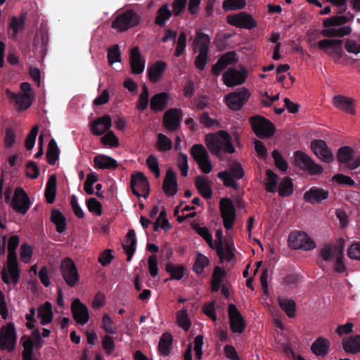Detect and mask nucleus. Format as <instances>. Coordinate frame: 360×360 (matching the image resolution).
<instances>
[{
	"instance_id": "1",
	"label": "nucleus",
	"mask_w": 360,
	"mask_h": 360,
	"mask_svg": "<svg viewBox=\"0 0 360 360\" xmlns=\"http://www.w3.org/2000/svg\"><path fill=\"white\" fill-rule=\"evenodd\" d=\"M18 245L19 238L17 236H12L9 238L6 268H4L1 271L2 280L6 284H10L11 282L15 284L19 281L20 271L18 267L16 254Z\"/></svg>"
},
{
	"instance_id": "2",
	"label": "nucleus",
	"mask_w": 360,
	"mask_h": 360,
	"mask_svg": "<svg viewBox=\"0 0 360 360\" xmlns=\"http://www.w3.org/2000/svg\"><path fill=\"white\" fill-rule=\"evenodd\" d=\"M231 136L225 131L205 136V141L210 152L215 155L220 160L226 153H233L235 148L231 143Z\"/></svg>"
},
{
	"instance_id": "3",
	"label": "nucleus",
	"mask_w": 360,
	"mask_h": 360,
	"mask_svg": "<svg viewBox=\"0 0 360 360\" xmlns=\"http://www.w3.org/2000/svg\"><path fill=\"white\" fill-rule=\"evenodd\" d=\"M352 18V15H339L326 20L323 22L324 26L330 27L326 28L322 31L323 35L326 37H343L349 34L352 32L349 26H337L345 24Z\"/></svg>"
},
{
	"instance_id": "4",
	"label": "nucleus",
	"mask_w": 360,
	"mask_h": 360,
	"mask_svg": "<svg viewBox=\"0 0 360 360\" xmlns=\"http://www.w3.org/2000/svg\"><path fill=\"white\" fill-rule=\"evenodd\" d=\"M141 16L134 10L129 9L118 15L112 22V27L118 32H124L138 25Z\"/></svg>"
},
{
	"instance_id": "5",
	"label": "nucleus",
	"mask_w": 360,
	"mask_h": 360,
	"mask_svg": "<svg viewBox=\"0 0 360 360\" xmlns=\"http://www.w3.org/2000/svg\"><path fill=\"white\" fill-rule=\"evenodd\" d=\"M191 153L202 172L210 174L212 171L213 166L209 154L202 144H194L191 149Z\"/></svg>"
},
{
	"instance_id": "6",
	"label": "nucleus",
	"mask_w": 360,
	"mask_h": 360,
	"mask_svg": "<svg viewBox=\"0 0 360 360\" xmlns=\"http://www.w3.org/2000/svg\"><path fill=\"white\" fill-rule=\"evenodd\" d=\"M42 340L38 329H34L29 338L24 341V360H40V355L33 351V348L40 349Z\"/></svg>"
},
{
	"instance_id": "7",
	"label": "nucleus",
	"mask_w": 360,
	"mask_h": 360,
	"mask_svg": "<svg viewBox=\"0 0 360 360\" xmlns=\"http://www.w3.org/2000/svg\"><path fill=\"white\" fill-rule=\"evenodd\" d=\"M230 172H221L217 174V177L223 181L226 186L236 188V180L240 179L244 176L242 166L238 162H232L230 164Z\"/></svg>"
},
{
	"instance_id": "8",
	"label": "nucleus",
	"mask_w": 360,
	"mask_h": 360,
	"mask_svg": "<svg viewBox=\"0 0 360 360\" xmlns=\"http://www.w3.org/2000/svg\"><path fill=\"white\" fill-rule=\"evenodd\" d=\"M288 245L294 250H311L315 248L314 242L303 232L295 231L288 237Z\"/></svg>"
},
{
	"instance_id": "9",
	"label": "nucleus",
	"mask_w": 360,
	"mask_h": 360,
	"mask_svg": "<svg viewBox=\"0 0 360 360\" xmlns=\"http://www.w3.org/2000/svg\"><path fill=\"white\" fill-rule=\"evenodd\" d=\"M16 344V332L14 324L8 323L3 326L0 331V348L3 350L12 352Z\"/></svg>"
},
{
	"instance_id": "10",
	"label": "nucleus",
	"mask_w": 360,
	"mask_h": 360,
	"mask_svg": "<svg viewBox=\"0 0 360 360\" xmlns=\"http://www.w3.org/2000/svg\"><path fill=\"white\" fill-rule=\"evenodd\" d=\"M221 216L225 229H231L236 221V208L232 201L229 198H221L219 202Z\"/></svg>"
},
{
	"instance_id": "11",
	"label": "nucleus",
	"mask_w": 360,
	"mask_h": 360,
	"mask_svg": "<svg viewBox=\"0 0 360 360\" xmlns=\"http://www.w3.org/2000/svg\"><path fill=\"white\" fill-rule=\"evenodd\" d=\"M338 160L350 169H356L360 166V155H356L349 146H343L338 149Z\"/></svg>"
},
{
	"instance_id": "12",
	"label": "nucleus",
	"mask_w": 360,
	"mask_h": 360,
	"mask_svg": "<svg viewBox=\"0 0 360 360\" xmlns=\"http://www.w3.org/2000/svg\"><path fill=\"white\" fill-rule=\"evenodd\" d=\"M295 164L300 169L306 170L310 174H321L323 168L315 163L309 155L302 151H296L294 154Z\"/></svg>"
},
{
	"instance_id": "13",
	"label": "nucleus",
	"mask_w": 360,
	"mask_h": 360,
	"mask_svg": "<svg viewBox=\"0 0 360 360\" xmlns=\"http://www.w3.org/2000/svg\"><path fill=\"white\" fill-rule=\"evenodd\" d=\"M253 131L260 138L271 136L274 133L272 123L262 116H255L250 118Z\"/></svg>"
},
{
	"instance_id": "14",
	"label": "nucleus",
	"mask_w": 360,
	"mask_h": 360,
	"mask_svg": "<svg viewBox=\"0 0 360 360\" xmlns=\"http://www.w3.org/2000/svg\"><path fill=\"white\" fill-rule=\"evenodd\" d=\"M250 96L248 90L243 87L238 91L229 94L225 96L224 100L230 109L238 110L248 101Z\"/></svg>"
},
{
	"instance_id": "15",
	"label": "nucleus",
	"mask_w": 360,
	"mask_h": 360,
	"mask_svg": "<svg viewBox=\"0 0 360 360\" xmlns=\"http://www.w3.org/2000/svg\"><path fill=\"white\" fill-rule=\"evenodd\" d=\"M61 271L66 283L73 287L79 282V276L74 262L70 258H65L61 263Z\"/></svg>"
},
{
	"instance_id": "16",
	"label": "nucleus",
	"mask_w": 360,
	"mask_h": 360,
	"mask_svg": "<svg viewBox=\"0 0 360 360\" xmlns=\"http://www.w3.org/2000/svg\"><path fill=\"white\" fill-rule=\"evenodd\" d=\"M226 21L231 25L248 30H251L257 25L252 15L243 11L228 15Z\"/></svg>"
},
{
	"instance_id": "17",
	"label": "nucleus",
	"mask_w": 360,
	"mask_h": 360,
	"mask_svg": "<svg viewBox=\"0 0 360 360\" xmlns=\"http://www.w3.org/2000/svg\"><path fill=\"white\" fill-rule=\"evenodd\" d=\"M131 188L137 197L146 198L149 194V183L142 172H137L131 176Z\"/></svg>"
},
{
	"instance_id": "18",
	"label": "nucleus",
	"mask_w": 360,
	"mask_h": 360,
	"mask_svg": "<svg viewBox=\"0 0 360 360\" xmlns=\"http://www.w3.org/2000/svg\"><path fill=\"white\" fill-rule=\"evenodd\" d=\"M317 46L334 59H339L342 57L343 49L341 40L323 39L317 43Z\"/></svg>"
},
{
	"instance_id": "19",
	"label": "nucleus",
	"mask_w": 360,
	"mask_h": 360,
	"mask_svg": "<svg viewBox=\"0 0 360 360\" xmlns=\"http://www.w3.org/2000/svg\"><path fill=\"white\" fill-rule=\"evenodd\" d=\"M224 84L229 87L240 85L246 79V71L243 68L238 70L229 68L222 75Z\"/></svg>"
},
{
	"instance_id": "20",
	"label": "nucleus",
	"mask_w": 360,
	"mask_h": 360,
	"mask_svg": "<svg viewBox=\"0 0 360 360\" xmlns=\"http://www.w3.org/2000/svg\"><path fill=\"white\" fill-rule=\"evenodd\" d=\"M228 313L231 331L235 333H242L246 326L245 321L233 304H229Z\"/></svg>"
},
{
	"instance_id": "21",
	"label": "nucleus",
	"mask_w": 360,
	"mask_h": 360,
	"mask_svg": "<svg viewBox=\"0 0 360 360\" xmlns=\"http://www.w3.org/2000/svg\"><path fill=\"white\" fill-rule=\"evenodd\" d=\"M314 154L323 162L330 163L333 161L334 156L326 143L321 139L314 140L311 143Z\"/></svg>"
},
{
	"instance_id": "22",
	"label": "nucleus",
	"mask_w": 360,
	"mask_h": 360,
	"mask_svg": "<svg viewBox=\"0 0 360 360\" xmlns=\"http://www.w3.org/2000/svg\"><path fill=\"white\" fill-rule=\"evenodd\" d=\"M71 311L76 322L82 326L85 325L89 320V314L87 307L81 302L79 299L73 300L71 304Z\"/></svg>"
},
{
	"instance_id": "23",
	"label": "nucleus",
	"mask_w": 360,
	"mask_h": 360,
	"mask_svg": "<svg viewBox=\"0 0 360 360\" xmlns=\"http://www.w3.org/2000/svg\"><path fill=\"white\" fill-rule=\"evenodd\" d=\"M238 58L236 53L230 51L221 56L217 63L212 68V72L216 76L220 75L221 72L229 65L236 64Z\"/></svg>"
},
{
	"instance_id": "24",
	"label": "nucleus",
	"mask_w": 360,
	"mask_h": 360,
	"mask_svg": "<svg viewBox=\"0 0 360 360\" xmlns=\"http://www.w3.org/2000/svg\"><path fill=\"white\" fill-rule=\"evenodd\" d=\"M12 191L11 188H7L5 191V202H10V205L13 210L17 212L22 214V187H17L12 199L11 200Z\"/></svg>"
},
{
	"instance_id": "25",
	"label": "nucleus",
	"mask_w": 360,
	"mask_h": 360,
	"mask_svg": "<svg viewBox=\"0 0 360 360\" xmlns=\"http://www.w3.org/2000/svg\"><path fill=\"white\" fill-rule=\"evenodd\" d=\"M112 120L110 115H105L91 122V131L95 136H101L110 130Z\"/></svg>"
},
{
	"instance_id": "26",
	"label": "nucleus",
	"mask_w": 360,
	"mask_h": 360,
	"mask_svg": "<svg viewBox=\"0 0 360 360\" xmlns=\"http://www.w3.org/2000/svg\"><path fill=\"white\" fill-rule=\"evenodd\" d=\"M181 117V111L175 108L167 110L163 117V122L165 127L169 131L176 130L179 124Z\"/></svg>"
},
{
	"instance_id": "27",
	"label": "nucleus",
	"mask_w": 360,
	"mask_h": 360,
	"mask_svg": "<svg viewBox=\"0 0 360 360\" xmlns=\"http://www.w3.org/2000/svg\"><path fill=\"white\" fill-rule=\"evenodd\" d=\"M130 65L132 72L134 74L141 73L145 68V59L142 58L139 49L136 46L131 50Z\"/></svg>"
},
{
	"instance_id": "28",
	"label": "nucleus",
	"mask_w": 360,
	"mask_h": 360,
	"mask_svg": "<svg viewBox=\"0 0 360 360\" xmlns=\"http://www.w3.org/2000/svg\"><path fill=\"white\" fill-rule=\"evenodd\" d=\"M164 192L169 195H174L177 192L176 176L172 169L167 171L163 182Z\"/></svg>"
},
{
	"instance_id": "29",
	"label": "nucleus",
	"mask_w": 360,
	"mask_h": 360,
	"mask_svg": "<svg viewBox=\"0 0 360 360\" xmlns=\"http://www.w3.org/2000/svg\"><path fill=\"white\" fill-rule=\"evenodd\" d=\"M343 252L342 245H333L328 244L322 248L321 256L323 260L330 262L335 260L339 255L340 256Z\"/></svg>"
},
{
	"instance_id": "30",
	"label": "nucleus",
	"mask_w": 360,
	"mask_h": 360,
	"mask_svg": "<svg viewBox=\"0 0 360 360\" xmlns=\"http://www.w3.org/2000/svg\"><path fill=\"white\" fill-rule=\"evenodd\" d=\"M328 196V191L316 187L311 188L304 194V200L313 204L321 202L323 200L326 199Z\"/></svg>"
},
{
	"instance_id": "31",
	"label": "nucleus",
	"mask_w": 360,
	"mask_h": 360,
	"mask_svg": "<svg viewBox=\"0 0 360 360\" xmlns=\"http://www.w3.org/2000/svg\"><path fill=\"white\" fill-rule=\"evenodd\" d=\"M37 316L40 320V324L42 326L47 325L52 321L53 314L51 302H46L39 307Z\"/></svg>"
},
{
	"instance_id": "32",
	"label": "nucleus",
	"mask_w": 360,
	"mask_h": 360,
	"mask_svg": "<svg viewBox=\"0 0 360 360\" xmlns=\"http://www.w3.org/2000/svg\"><path fill=\"white\" fill-rule=\"evenodd\" d=\"M196 188L205 198H210L212 195L211 182L207 177L199 176L195 180Z\"/></svg>"
},
{
	"instance_id": "33",
	"label": "nucleus",
	"mask_w": 360,
	"mask_h": 360,
	"mask_svg": "<svg viewBox=\"0 0 360 360\" xmlns=\"http://www.w3.org/2000/svg\"><path fill=\"white\" fill-rule=\"evenodd\" d=\"M333 102L334 105L348 113H353L354 108V100L351 98L343 96H335L333 97Z\"/></svg>"
},
{
	"instance_id": "34",
	"label": "nucleus",
	"mask_w": 360,
	"mask_h": 360,
	"mask_svg": "<svg viewBox=\"0 0 360 360\" xmlns=\"http://www.w3.org/2000/svg\"><path fill=\"white\" fill-rule=\"evenodd\" d=\"M330 342L323 337L319 338L311 345V352L319 356H324L328 352Z\"/></svg>"
},
{
	"instance_id": "35",
	"label": "nucleus",
	"mask_w": 360,
	"mask_h": 360,
	"mask_svg": "<svg viewBox=\"0 0 360 360\" xmlns=\"http://www.w3.org/2000/svg\"><path fill=\"white\" fill-rule=\"evenodd\" d=\"M94 161L95 167L102 169H114L117 167V161L108 155H97Z\"/></svg>"
},
{
	"instance_id": "36",
	"label": "nucleus",
	"mask_w": 360,
	"mask_h": 360,
	"mask_svg": "<svg viewBox=\"0 0 360 360\" xmlns=\"http://www.w3.org/2000/svg\"><path fill=\"white\" fill-rule=\"evenodd\" d=\"M169 95L167 93H160L154 95L150 100V108L154 112L162 111L167 104Z\"/></svg>"
},
{
	"instance_id": "37",
	"label": "nucleus",
	"mask_w": 360,
	"mask_h": 360,
	"mask_svg": "<svg viewBox=\"0 0 360 360\" xmlns=\"http://www.w3.org/2000/svg\"><path fill=\"white\" fill-rule=\"evenodd\" d=\"M167 65L162 60H158L148 68V77L151 82H157L165 71Z\"/></svg>"
},
{
	"instance_id": "38",
	"label": "nucleus",
	"mask_w": 360,
	"mask_h": 360,
	"mask_svg": "<svg viewBox=\"0 0 360 360\" xmlns=\"http://www.w3.org/2000/svg\"><path fill=\"white\" fill-rule=\"evenodd\" d=\"M342 347L347 353L356 354L360 352V335H356L345 339L342 342Z\"/></svg>"
},
{
	"instance_id": "39",
	"label": "nucleus",
	"mask_w": 360,
	"mask_h": 360,
	"mask_svg": "<svg viewBox=\"0 0 360 360\" xmlns=\"http://www.w3.org/2000/svg\"><path fill=\"white\" fill-rule=\"evenodd\" d=\"M210 39L206 34L197 32L196 37L193 41L194 49L195 51L208 52Z\"/></svg>"
},
{
	"instance_id": "40",
	"label": "nucleus",
	"mask_w": 360,
	"mask_h": 360,
	"mask_svg": "<svg viewBox=\"0 0 360 360\" xmlns=\"http://www.w3.org/2000/svg\"><path fill=\"white\" fill-rule=\"evenodd\" d=\"M57 188V177L56 174L50 176L45 189V196L47 202L53 203L55 200Z\"/></svg>"
},
{
	"instance_id": "41",
	"label": "nucleus",
	"mask_w": 360,
	"mask_h": 360,
	"mask_svg": "<svg viewBox=\"0 0 360 360\" xmlns=\"http://www.w3.org/2000/svg\"><path fill=\"white\" fill-rule=\"evenodd\" d=\"M136 234L134 230H129L127 233V239L125 241V243L123 245V248L128 255V260L129 261L134 252L136 250Z\"/></svg>"
},
{
	"instance_id": "42",
	"label": "nucleus",
	"mask_w": 360,
	"mask_h": 360,
	"mask_svg": "<svg viewBox=\"0 0 360 360\" xmlns=\"http://www.w3.org/2000/svg\"><path fill=\"white\" fill-rule=\"evenodd\" d=\"M266 178L264 181L265 189L267 192L275 193L278 191V176L270 169L266 170Z\"/></svg>"
},
{
	"instance_id": "43",
	"label": "nucleus",
	"mask_w": 360,
	"mask_h": 360,
	"mask_svg": "<svg viewBox=\"0 0 360 360\" xmlns=\"http://www.w3.org/2000/svg\"><path fill=\"white\" fill-rule=\"evenodd\" d=\"M176 322L182 329L186 331L188 330L191 323L188 318V309L186 308H184L176 312Z\"/></svg>"
},
{
	"instance_id": "44",
	"label": "nucleus",
	"mask_w": 360,
	"mask_h": 360,
	"mask_svg": "<svg viewBox=\"0 0 360 360\" xmlns=\"http://www.w3.org/2000/svg\"><path fill=\"white\" fill-rule=\"evenodd\" d=\"M59 157V150L57 143L54 139H51L48 146L46 152V158L48 162L53 165L57 162Z\"/></svg>"
},
{
	"instance_id": "45",
	"label": "nucleus",
	"mask_w": 360,
	"mask_h": 360,
	"mask_svg": "<svg viewBox=\"0 0 360 360\" xmlns=\"http://www.w3.org/2000/svg\"><path fill=\"white\" fill-rule=\"evenodd\" d=\"M165 270L168 272L172 279L180 280L184 275V267L182 265H177L172 262H167Z\"/></svg>"
},
{
	"instance_id": "46",
	"label": "nucleus",
	"mask_w": 360,
	"mask_h": 360,
	"mask_svg": "<svg viewBox=\"0 0 360 360\" xmlns=\"http://www.w3.org/2000/svg\"><path fill=\"white\" fill-rule=\"evenodd\" d=\"M171 15L172 13L169 9L168 5L165 4L158 11L155 23L160 26H164Z\"/></svg>"
},
{
	"instance_id": "47",
	"label": "nucleus",
	"mask_w": 360,
	"mask_h": 360,
	"mask_svg": "<svg viewBox=\"0 0 360 360\" xmlns=\"http://www.w3.org/2000/svg\"><path fill=\"white\" fill-rule=\"evenodd\" d=\"M345 49L348 53L358 54L360 53V37L352 36L347 39Z\"/></svg>"
},
{
	"instance_id": "48",
	"label": "nucleus",
	"mask_w": 360,
	"mask_h": 360,
	"mask_svg": "<svg viewBox=\"0 0 360 360\" xmlns=\"http://www.w3.org/2000/svg\"><path fill=\"white\" fill-rule=\"evenodd\" d=\"M51 220L56 226V231L62 233L65 229V218L58 210H53L51 213Z\"/></svg>"
},
{
	"instance_id": "49",
	"label": "nucleus",
	"mask_w": 360,
	"mask_h": 360,
	"mask_svg": "<svg viewBox=\"0 0 360 360\" xmlns=\"http://www.w3.org/2000/svg\"><path fill=\"white\" fill-rule=\"evenodd\" d=\"M9 26L12 30V32L9 34V37L16 40L18 30L22 29V13H20L18 18L13 17Z\"/></svg>"
},
{
	"instance_id": "50",
	"label": "nucleus",
	"mask_w": 360,
	"mask_h": 360,
	"mask_svg": "<svg viewBox=\"0 0 360 360\" xmlns=\"http://www.w3.org/2000/svg\"><path fill=\"white\" fill-rule=\"evenodd\" d=\"M279 195L282 197L289 196L292 193L293 185L292 182L289 177H285L280 183L279 188H278Z\"/></svg>"
},
{
	"instance_id": "51",
	"label": "nucleus",
	"mask_w": 360,
	"mask_h": 360,
	"mask_svg": "<svg viewBox=\"0 0 360 360\" xmlns=\"http://www.w3.org/2000/svg\"><path fill=\"white\" fill-rule=\"evenodd\" d=\"M193 228L195 230V231L199 234L203 239L207 242V243L209 245V246L214 249V245L212 240V234L210 233L207 228L205 226H202L200 224H193Z\"/></svg>"
},
{
	"instance_id": "52",
	"label": "nucleus",
	"mask_w": 360,
	"mask_h": 360,
	"mask_svg": "<svg viewBox=\"0 0 360 360\" xmlns=\"http://www.w3.org/2000/svg\"><path fill=\"white\" fill-rule=\"evenodd\" d=\"M35 93L30 84L27 82H24V110L30 108L35 101Z\"/></svg>"
},
{
	"instance_id": "53",
	"label": "nucleus",
	"mask_w": 360,
	"mask_h": 360,
	"mask_svg": "<svg viewBox=\"0 0 360 360\" xmlns=\"http://www.w3.org/2000/svg\"><path fill=\"white\" fill-rule=\"evenodd\" d=\"M279 304L288 317L293 318L295 316V303L291 299H279Z\"/></svg>"
},
{
	"instance_id": "54",
	"label": "nucleus",
	"mask_w": 360,
	"mask_h": 360,
	"mask_svg": "<svg viewBox=\"0 0 360 360\" xmlns=\"http://www.w3.org/2000/svg\"><path fill=\"white\" fill-rule=\"evenodd\" d=\"M172 342V337L169 333H164L160 340L158 348L159 351L163 355H167L169 353V347Z\"/></svg>"
},
{
	"instance_id": "55",
	"label": "nucleus",
	"mask_w": 360,
	"mask_h": 360,
	"mask_svg": "<svg viewBox=\"0 0 360 360\" xmlns=\"http://www.w3.org/2000/svg\"><path fill=\"white\" fill-rule=\"evenodd\" d=\"M149 93L146 85H143L141 94L139 95L136 108L139 111L145 110L148 105Z\"/></svg>"
},
{
	"instance_id": "56",
	"label": "nucleus",
	"mask_w": 360,
	"mask_h": 360,
	"mask_svg": "<svg viewBox=\"0 0 360 360\" xmlns=\"http://www.w3.org/2000/svg\"><path fill=\"white\" fill-rule=\"evenodd\" d=\"M209 259L202 254H198L195 262L193 265V270L198 274H200L203 272L205 266L209 264Z\"/></svg>"
},
{
	"instance_id": "57",
	"label": "nucleus",
	"mask_w": 360,
	"mask_h": 360,
	"mask_svg": "<svg viewBox=\"0 0 360 360\" xmlns=\"http://www.w3.org/2000/svg\"><path fill=\"white\" fill-rule=\"evenodd\" d=\"M157 146L159 150L167 152L172 149V142L167 136L162 134L158 135Z\"/></svg>"
},
{
	"instance_id": "58",
	"label": "nucleus",
	"mask_w": 360,
	"mask_h": 360,
	"mask_svg": "<svg viewBox=\"0 0 360 360\" xmlns=\"http://www.w3.org/2000/svg\"><path fill=\"white\" fill-rule=\"evenodd\" d=\"M245 5V0H224L222 7L224 11H232L243 8Z\"/></svg>"
},
{
	"instance_id": "59",
	"label": "nucleus",
	"mask_w": 360,
	"mask_h": 360,
	"mask_svg": "<svg viewBox=\"0 0 360 360\" xmlns=\"http://www.w3.org/2000/svg\"><path fill=\"white\" fill-rule=\"evenodd\" d=\"M101 143L105 146L117 147L119 146V140L112 131L109 130L101 139Z\"/></svg>"
},
{
	"instance_id": "60",
	"label": "nucleus",
	"mask_w": 360,
	"mask_h": 360,
	"mask_svg": "<svg viewBox=\"0 0 360 360\" xmlns=\"http://www.w3.org/2000/svg\"><path fill=\"white\" fill-rule=\"evenodd\" d=\"M88 210L92 214L96 216H101L102 214V205L94 198H91L86 200Z\"/></svg>"
},
{
	"instance_id": "61",
	"label": "nucleus",
	"mask_w": 360,
	"mask_h": 360,
	"mask_svg": "<svg viewBox=\"0 0 360 360\" xmlns=\"http://www.w3.org/2000/svg\"><path fill=\"white\" fill-rule=\"evenodd\" d=\"M108 60L110 65L121 61V53L118 45H114L108 49Z\"/></svg>"
},
{
	"instance_id": "62",
	"label": "nucleus",
	"mask_w": 360,
	"mask_h": 360,
	"mask_svg": "<svg viewBox=\"0 0 360 360\" xmlns=\"http://www.w3.org/2000/svg\"><path fill=\"white\" fill-rule=\"evenodd\" d=\"M102 328L109 334H115L116 328L114 322L108 314H104L102 318Z\"/></svg>"
},
{
	"instance_id": "63",
	"label": "nucleus",
	"mask_w": 360,
	"mask_h": 360,
	"mask_svg": "<svg viewBox=\"0 0 360 360\" xmlns=\"http://www.w3.org/2000/svg\"><path fill=\"white\" fill-rule=\"evenodd\" d=\"M223 271L219 267H215L212 279V291H218L223 277Z\"/></svg>"
},
{
	"instance_id": "64",
	"label": "nucleus",
	"mask_w": 360,
	"mask_h": 360,
	"mask_svg": "<svg viewBox=\"0 0 360 360\" xmlns=\"http://www.w3.org/2000/svg\"><path fill=\"white\" fill-rule=\"evenodd\" d=\"M347 255L352 259L360 261V242L354 243L349 246Z\"/></svg>"
}]
</instances>
